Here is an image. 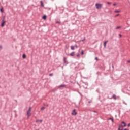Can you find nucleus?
Returning a JSON list of instances; mask_svg holds the SVG:
<instances>
[{"label": "nucleus", "instance_id": "1", "mask_svg": "<svg viewBox=\"0 0 130 130\" xmlns=\"http://www.w3.org/2000/svg\"><path fill=\"white\" fill-rule=\"evenodd\" d=\"M26 114L27 116V118H29V117H30L32 114V108L31 107H30L28 109V110H27V112H26Z\"/></svg>", "mask_w": 130, "mask_h": 130}, {"label": "nucleus", "instance_id": "2", "mask_svg": "<svg viewBox=\"0 0 130 130\" xmlns=\"http://www.w3.org/2000/svg\"><path fill=\"white\" fill-rule=\"evenodd\" d=\"M121 123L122 124L119 125V127H121V128H123L124 127H125V126H126V123H125L124 121H122Z\"/></svg>", "mask_w": 130, "mask_h": 130}, {"label": "nucleus", "instance_id": "3", "mask_svg": "<svg viewBox=\"0 0 130 130\" xmlns=\"http://www.w3.org/2000/svg\"><path fill=\"white\" fill-rule=\"evenodd\" d=\"M95 6H96V9L98 10V9H101V8H102V4H99V3H96L95 4Z\"/></svg>", "mask_w": 130, "mask_h": 130}, {"label": "nucleus", "instance_id": "4", "mask_svg": "<svg viewBox=\"0 0 130 130\" xmlns=\"http://www.w3.org/2000/svg\"><path fill=\"white\" fill-rule=\"evenodd\" d=\"M76 114H77V112H76V109L73 110L72 111V115H76Z\"/></svg>", "mask_w": 130, "mask_h": 130}, {"label": "nucleus", "instance_id": "5", "mask_svg": "<svg viewBox=\"0 0 130 130\" xmlns=\"http://www.w3.org/2000/svg\"><path fill=\"white\" fill-rule=\"evenodd\" d=\"M6 21H4V20H3L1 26L4 27L5 26V24H6Z\"/></svg>", "mask_w": 130, "mask_h": 130}, {"label": "nucleus", "instance_id": "6", "mask_svg": "<svg viewBox=\"0 0 130 130\" xmlns=\"http://www.w3.org/2000/svg\"><path fill=\"white\" fill-rule=\"evenodd\" d=\"M107 42H108V41H106L104 42V47H106V44L107 43Z\"/></svg>", "mask_w": 130, "mask_h": 130}, {"label": "nucleus", "instance_id": "7", "mask_svg": "<svg viewBox=\"0 0 130 130\" xmlns=\"http://www.w3.org/2000/svg\"><path fill=\"white\" fill-rule=\"evenodd\" d=\"M109 119L110 120H111L112 122H114V120H113V118H109Z\"/></svg>", "mask_w": 130, "mask_h": 130}, {"label": "nucleus", "instance_id": "8", "mask_svg": "<svg viewBox=\"0 0 130 130\" xmlns=\"http://www.w3.org/2000/svg\"><path fill=\"white\" fill-rule=\"evenodd\" d=\"M120 12H121L120 10H115L114 13H120Z\"/></svg>", "mask_w": 130, "mask_h": 130}, {"label": "nucleus", "instance_id": "9", "mask_svg": "<svg viewBox=\"0 0 130 130\" xmlns=\"http://www.w3.org/2000/svg\"><path fill=\"white\" fill-rule=\"evenodd\" d=\"M71 49L72 50H75V47H74L73 46H71Z\"/></svg>", "mask_w": 130, "mask_h": 130}, {"label": "nucleus", "instance_id": "10", "mask_svg": "<svg viewBox=\"0 0 130 130\" xmlns=\"http://www.w3.org/2000/svg\"><path fill=\"white\" fill-rule=\"evenodd\" d=\"M71 56H74V55H75V53L74 52H73L72 53H71L70 54Z\"/></svg>", "mask_w": 130, "mask_h": 130}, {"label": "nucleus", "instance_id": "11", "mask_svg": "<svg viewBox=\"0 0 130 130\" xmlns=\"http://www.w3.org/2000/svg\"><path fill=\"white\" fill-rule=\"evenodd\" d=\"M46 18H47L46 15H44V16L43 17V20H46Z\"/></svg>", "mask_w": 130, "mask_h": 130}, {"label": "nucleus", "instance_id": "12", "mask_svg": "<svg viewBox=\"0 0 130 130\" xmlns=\"http://www.w3.org/2000/svg\"><path fill=\"white\" fill-rule=\"evenodd\" d=\"M1 13H4V8H2L0 10Z\"/></svg>", "mask_w": 130, "mask_h": 130}, {"label": "nucleus", "instance_id": "13", "mask_svg": "<svg viewBox=\"0 0 130 130\" xmlns=\"http://www.w3.org/2000/svg\"><path fill=\"white\" fill-rule=\"evenodd\" d=\"M26 55L25 54H24L23 55V56H22V57H23V58H24V59H25V58H26Z\"/></svg>", "mask_w": 130, "mask_h": 130}, {"label": "nucleus", "instance_id": "14", "mask_svg": "<svg viewBox=\"0 0 130 130\" xmlns=\"http://www.w3.org/2000/svg\"><path fill=\"white\" fill-rule=\"evenodd\" d=\"M41 5L42 7H44V6L43 5V2L42 1H41Z\"/></svg>", "mask_w": 130, "mask_h": 130}, {"label": "nucleus", "instance_id": "15", "mask_svg": "<svg viewBox=\"0 0 130 130\" xmlns=\"http://www.w3.org/2000/svg\"><path fill=\"white\" fill-rule=\"evenodd\" d=\"M44 109H45V107H42L41 108V110H44Z\"/></svg>", "mask_w": 130, "mask_h": 130}, {"label": "nucleus", "instance_id": "16", "mask_svg": "<svg viewBox=\"0 0 130 130\" xmlns=\"http://www.w3.org/2000/svg\"><path fill=\"white\" fill-rule=\"evenodd\" d=\"M113 97L114 99H116V96L115 95H114L113 96Z\"/></svg>", "mask_w": 130, "mask_h": 130}, {"label": "nucleus", "instance_id": "17", "mask_svg": "<svg viewBox=\"0 0 130 130\" xmlns=\"http://www.w3.org/2000/svg\"><path fill=\"white\" fill-rule=\"evenodd\" d=\"M81 54H82V55H84V51H81Z\"/></svg>", "mask_w": 130, "mask_h": 130}, {"label": "nucleus", "instance_id": "18", "mask_svg": "<svg viewBox=\"0 0 130 130\" xmlns=\"http://www.w3.org/2000/svg\"><path fill=\"white\" fill-rule=\"evenodd\" d=\"M121 27L120 26H118L116 28V29H120Z\"/></svg>", "mask_w": 130, "mask_h": 130}, {"label": "nucleus", "instance_id": "19", "mask_svg": "<svg viewBox=\"0 0 130 130\" xmlns=\"http://www.w3.org/2000/svg\"><path fill=\"white\" fill-rule=\"evenodd\" d=\"M49 76H50V77H52V76H53V74H52V73L50 74H49Z\"/></svg>", "mask_w": 130, "mask_h": 130}, {"label": "nucleus", "instance_id": "20", "mask_svg": "<svg viewBox=\"0 0 130 130\" xmlns=\"http://www.w3.org/2000/svg\"><path fill=\"white\" fill-rule=\"evenodd\" d=\"M118 16H119V14H117L115 16V17L116 18V17H118Z\"/></svg>", "mask_w": 130, "mask_h": 130}, {"label": "nucleus", "instance_id": "21", "mask_svg": "<svg viewBox=\"0 0 130 130\" xmlns=\"http://www.w3.org/2000/svg\"><path fill=\"white\" fill-rule=\"evenodd\" d=\"M120 128H121V127H120L119 126V128H118V130H122V129H120Z\"/></svg>", "mask_w": 130, "mask_h": 130}, {"label": "nucleus", "instance_id": "22", "mask_svg": "<svg viewBox=\"0 0 130 130\" xmlns=\"http://www.w3.org/2000/svg\"><path fill=\"white\" fill-rule=\"evenodd\" d=\"M56 24H60L59 21H56Z\"/></svg>", "mask_w": 130, "mask_h": 130}, {"label": "nucleus", "instance_id": "23", "mask_svg": "<svg viewBox=\"0 0 130 130\" xmlns=\"http://www.w3.org/2000/svg\"><path fill=\"white\" fill-rule=\"evenodd\" d=\"M39 121L41 123V122H42V120H39Z\"/></svg>", "mask_w": 130, "mask_h": 130}, {"label": "nucleus", "instance_id": "24", "mask_svg": "<svg viewBox=\"0 0 130 130\" xmlns=\"http://www.w3.org/2000/svg\"><path fill=\"white\" fill-rule=\"evenodd\" d=\"M61 87H64V85H61L59 86V88H61Z\"/></svg>", "mask_w": 130, "mask_h": 130}, {"label": "nucleus", "instance_id": "25", "mask_svg": "<svg viewBox=\"0 0 130 130\" xmlns=\"http://www.w3.org/2000/svg\"><path fill=\"white\" fill-rule=\"evenodd\" d=\"M75 47H76V48H78V45H76L75 46Z\"/></svg>", "mask_w": 130, "mask_h": 130}, {"label": "nucleus", "instance_id": "26", "mask_svg": "<svg viewBox=\"0 0 130 130\" xmlns=\"http://www.w3.org/2000/svg\"><path fill=\"white\" fill-rule=\"evenodd\" d=\"M39 121V120H36V122L38 123Z\"/></svg>", "mask_w": 130, "mask_h": 130}, {"label": "nucleus", "instance_id": "27", "mask_svg": "<svg viewBox=\"0 0 130 130\" xmlns=\"http://www.w3.org/2000/svg\"><path fill=\"white\" fill-rule=\"evenodd\" d=\"M107 4H108V5H110V4H111V3H110V2H107Z\"/></svg>", "mask_w": 130, "mask_h": 130}, {"label": "nucleus", "instance_id": "28", "mask_svg": "<svg viewBox=\"0 0 130 130\" xmlns=\"http://www.w3.org/2000/svg\"><path fill=\"white\" fill-rule=\"evenodd\" d=\"M95 60H98V57H95Z\"/></svg>", "mask_w": 130, "mask_h": 130}, {"label": "nucleus", "instance_id": "29", "mask_svg": "<svg viewBox=\"0 0 130 130\" xmlns=\"http://www.w3.org/2000/svg\"><path fill=\"white\" fill-rule=\"evenodd\" d=\"M77 56L78 57H79V56H80V54H78L77 55Z\"/></svg>", "mask_w": 130, "mask_h": 130}, {"label": "nucleus", "instance_id": "30", "mask_svg": "<svg viewBox=\"0 0 130 130\" xmlns=\"http://www.w3.org/2000/svg\"><path fill=\"white\" fill-rule=\"evenodd\" d=\"M5 16H4L3 17V20H4V21H5Z\"/></svg>", "mask_w": 130, "mask_h": 130}, {"label": "nucleus", "instance_id": "31", "mask_svg": "<svg viewBox=\"0 0 130 130\" xmlns=\"http://www.w3.org/2000/svg\"><path fill=\"white\" fill-rule=\"evenodd\" d=\"M113 6H116V3H114V4H113Z\"/></svg>", "mask_w": 130, "mask_h": 130}, {"label": "nucleus", "instance_id": "32", "mask_svg": "<svg viewBox=\"0 0 130 130\" xmlns=\"http://www.w3.org/2000/svg\"><path fill=\"white\" fill-rule=\"evenodd\" d=\"M128 127H130V123H129V124H128Z\"/></svg>", "mask_w": 130, "mask_h": 130}, {"label": "nucleus", "instance_id": "33", "mask_svg": "<svg viewBox=\"0 0 130 130\" xmlns=\"http://www.w3.org/2000/svg\"><path fill=\"white\" fill-rule=\"evenodd\" d=\"M127 62H130V60L127 61Z\"/></svg>", "mask_w": 130, "mask_h": 130}, {"label": "nucleus", "instance_id": "34", "mask_svg": "<svg viewBox=\"0 0 130 130\" xmlns=\"http://www.w3.org/2000/svg\"><path fill=\"white\" fill-rule=\"evenodd\" d=\"M119 35H120V37H121V35L120 34Z\"/></svg>", "mask_w": 130, "mask_h": 130}, {"label": "nucleus", "instance_id": "35", "mask_svg": "<svg viewBox=\"0 0 130 130\" xmlns=\"http://www.w3.org/2000/svg\"><path fill=\"white\" fill-rule=\"evenodd\" d=\"M88 103H91V102H89Z\"/></svg>", "mask_w": 130, "mask_h": 130}]
</instances>
